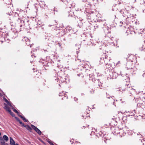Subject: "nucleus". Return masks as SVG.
Instances as JSON below:
<instances>
[{
    "mask_svg": "<svg viewBox=\"0 0 145 145\" xmlns=\"http://www.w3.org/2000/svg\"><path fill=\"white\" fill-rule=\"evenodd\" d=\"M0 144L1 145H5L4 139L2 137H0Z\"/></svg>",
    "mask_w": 145,
    "mask_h": 145,
    "instance_id": "7ed1b4c3",
    "label": "nucleus"
},
{
    "mask_svg": "<svg viewBox=\"0 0 145 145\" xmlns=\"http://www.w3.org/2000/svg\"><path fill=\"white\" fill-rule=\"evenodd\" d=\"M25 127L26 129L29 131H30V132H31V131L32 130V129L29 125H27L25 126Z\"/></svg>",
    "mask_w": 145,
    "mask_h": 145,
    "instance_id": "39448f33",
    "label": "nucleus"
},
{
    "mask_svg": "<svg viewBox=\"0 0 145 145\" xmlns=\"http://www.w3.org/2000/svg\"><path fill=\"white\" fill-rule=\"evenodd\" d=\"M18 116L20 117L25 122H27V120L24 116H22L19 114L18 115Z\"/></svg>",
    "mask_w": 145,
    "mask_h": 145,
    "instance_id": "423d86ee",
    "label": "nucleus"
},
{
    "mask_svg": "<svg viewBox=\"0 0 145 145\" xmlns=\"http://www.w3.org/2000/svg\"><path fill=\"white\" fill-rule=\"evenodd\" d=\"M39 135L41 134V132L37 128L35 130Z\"/></svg>",
    "mask_w": 145,
    "mask_h": 145,
    "instance_id": "1a4fd4ad",
    "label": "nucleus"
},
{
    "mask_svg": "<svg viewBox=\"0 0 145 145\" xmlns=\"http://www.w3.org/2000/svg\"><path fill=\"white\" fill-rule=\"evenodd\" d=\"M1 133L0 132V136H1Z\"/></svg>",
    "mask_w": 145,
    "mask_h": 145,
    "instance_id": "cd10ccee",
    "label": "nucleus"
},
{
    "mask_svg": "<svg viewBox=\"0 0 145 145\" xmlns=\"http://www.w3.org/2000/svg\"><path fill=\"white\" fill-rule=\"evenodd\" d=\"M9 114L12 116V117H14L15 116V115L13 113L11 110L9 112H8Z\"/></svg>",
    "mask_w": 145,
    "mask_h": 145,
    "instance_id": "9b49d317",
    "label": "nucleus"
},
{
    "mask_svg": "<svg viewBox=\"0 0 145 145\" xmlns=\"http://www.w3.org/2000/svg\"><path fill=\"white\" fill-rule=\"evenodd\" d=\"M7 103L8 104V105L10 106L12 108L13 107L10 103L9 102H8Z\"/></svg>",
    "mask_w": 145,
    "mask_h": 145,
    "instance_id": "dca6fc26",
    "label": "nucleus"
},
{
    "mask_svg": "<svg viewBox=\"0 0 145 145\" xmlns=\"http://www.w3.org/2000/svg\"><path fill=\"white\" fill-rule=\"evenodd\" d=\"M21 125V126L22 127H25V126L26 125H25L24 123L22 122V123L20 124Z\"/></svg>",
    "mask_w": 145,
    "mask_h": 145,
    "instance_id": "a211bd4d",
    "label": "nucleus"
},
{
    "mask_svg": "<svg viewBox=\"0 0 145 145\" xmlns=\"http://www.w3.org/2000/svg\"><path fill=\"white\" fill-rule=\"evenodd\" d=\"M31 126L35 130L37 128V127L34 125H31Z\"/></svg>",
    "mask_w": 145,
    "mask_h": 145,
    "instance_id": "4468645a",
    "label": "nucleus"
},
{
    "mask_svg": "<svg viewBox=\"0 0 145 145\" xmlns=\"http://www.w3.org/2000/svg\"><path fill=\"white\" fill-rule=\"evenodd\" d=\"M3 139H4L6 142H7L8 140V137L6 135L3 136Z\"/></svg>",
    "mask_w": 145,
    "mask_h": 145,
    "instance_id": "6e6552de",
    "label": "nucleus"
},
{
    "mask_svg": "<svg viewBox=\"0 0 145 145\" xmlns=\"http://www.w3.org/2000/svg\"><path fill=\"white\" fill-rule=\"evenodd\" d=\"M95 90L93 89H90L89 91V93L90 94H92L93 93H94Z\"/></svg>",
    "mask_w": 145,
    "mask_h": 145,
    "instance_id": "9d476101",
    "label": "nucleus"
},
{
    "mask_svg": "<svg viewBox=\"0 0 145 145\" xmlns=\"http://www.w3.org/2000/svg\"><path fill=\"white\" fill-rule=\"evenodd\" d=\"M12 109L13 110V111L15 112V113H16L17 114H18V112L15 108H14L13 107H12Z\"/></svg>",
    "mask_w": 145,
    "mask_h": 145,
    "instance_id": "f8f14e48",
    "label": "nucleus"
},
{
    "mask_svg": "<svg viewBox=\"0 0 145 145\" xmlns=\"http://www.w3.org/2000/svg\"><path fill=\"white\" fill-rule=\"evenodd\" d=\"M4 108L8 112L11 110L10 109L9 107L7 105H6L4 107Z\"/></svg>",
    "mask_w": 145,
    "mask_h": 145,
    "instance_id": "20e7f679",
    "label": "nucleus"
},
{
    "mask_svg": "<svg viewBox=\"0 0 145 145\" xmlns=\"http://www.w3.org/2000/svg\"><path fill=\"white\" fill-rule=\"evenodd\" d=\"M104 63H105L106 64V63L105 62V60L104 61Z\"/></svg>",
    "mask_w": 145,
    "mask_h": 145,
    "instance_id": "bb28decb",
    "label": "nucleus"
},
{
    "mask_svg": "<svg viewBox=\"0 0 145 145\" xmlns=\"http://www.w3.org/2000/svg\"><path fill=\"white\" fill-rule=\"evenodd\" d=\"M41 74V73L40 72H39L38 71H37L36 72V75L35 76V78L37 79L39 78Z\"/></svg>",
    "mask_w": 145,
    "mask_h": 145,
    "instance_id": "f03ea898",
    "label": "nucleus"
},
{
    "mask_svg": "<svg viewBox=\"0 0 145 145\" xmlns=\"http://www.w3.org/2000/svg\"><path fill=\"white\" fill-rule=\"evenodd\" d=\"M15 118L18 121H19L20 120L18 118L16 117H15Z\"/></svg>",
    "mask_w": 145,
    "mask_h": 145,
    "instance_id": "f3484780",
    "label": "nucleus"
},
{
    "mask_svg": "<svg viewBox=\"0 0 145 145\" xmlns=\"http://www.w3.org/2000/svg\"><path fill=\"white\" fill-rule=\"evenodd\" d=\"M40 141L42 143H43L44 144V142L42 140H40Z\"/></svg>",
    "mask_w": 145,
    "mask_h": 145,
    "instance_id": "5701e85b",
    "label": "nucleus"
},
{
    "mask_svg": "<svg viewBox=\"0 0 145 145\" xmlns=\"http://www.w3.org/2000/svg\"><path fill=\"white\" fill-rule=\"evenodd\" d=\"M89 125H88V126H83L82 127V129H85V128H88V129H89Z\"/></svg>",
    "mask_w": 145,
    "mask_h": 145,
    "instance_id": "2eb2a0df",
    "label": "nucleus"
},
{
    "mask_svg": "<svg viewBox=\"0 0 145 145\" xmlns=\"http://www.w3.org/2000/svg\"><path fill=\"white\" fill-rule=\"evenodd\" d=\"M1 93H0V95H1Z\"/></svg>",
    "mask_w": 145,
    "mask_h": 145,
    "instance_id": "c85d7f7f",
    "label": "nucleus"
},
{
    "mask_svg": "<svg viewBox=\"0 0 145 145\" xmlns=\"http://www.w3.org/2000/svg\"><path fill=\"white\" fill-rule=\"evenodd\" d=\"M10 143L11 145H15V142L14 140L12 138L10 137Z\"/></svg>",
    "mask_w": 145,
    "mask_h": 145,
    "instance_id": "0eeeda50",
    "label": "nucleus"
},
{
    "mask_svg": "<svg viewBox=\"0 0 145 145\" xmlns=\"http://www.w3.org/2000/svg\"><path fill=\"white\" fill-rule=\"evenodd\" d=\"M18 122H19V123H20V124L22 123V121L20 120L19 121H18Z\"/></svg>",
    "mask_w": 145,
    "mask_h": 145,
    "instance_id": "aec40b11",
    "label": "nucleus"
},
{
    "mask_svg": "<svg viewBox=\"0 0 145 145\" xmlns=\"http://www.w3.org/2000/svg\"><path fill=\"white\" fill-rule=\"evenodd\" d=\"M30 47H31V46H30Z\"/></svg>",
    "mask_w": 145,
    "mask_h": 145,
    "instance_id": "c756f323",
    "label": "nucleus"
},
{
    "mask_svg": "<svg viewBox=\"0 0 145 145\" xmlns=\"http://www.w3.org/2000/svg\"><path fill=\"white\" fill-rule=\"evenodd\" d=\"M49 142L50 145H54L52 142Z\"/></svg>",
    "mask_w": 145,
    "mask_h": 145,
    "instance_id": "6ab92c4d",
    "label": "nucleus"
},
{
    "mask_svg": "<svg viewBox=\"0 0 145 145\" xmlns=\"http://www.w3.org/2000/svg\"><path fill=\"white\" fill-rule=\"evenodd\" d=\"M107 140V139H106L105 140H104V141L106 143V140Z\"/></svg>",
    "mask_w": 145,
    "mask_h": 145,
    "instance_id": "4be33fe9",
    "label": "nucleus"
},
{
    "mask_svg": "<svg viewBox=\"0 0 145 145\" xmlns=\"http://www.w3.org/2000/svg\"><path fill=\"white\" fill-rule=\"evenodd\" d=\"M104 56L105 57L106 59V55L105 54H103V55L102 56L101 58V59H104V58L103 57Z\"/></svg>",
    "mask_w": 145,
    "mask_h": 145,
    "instance_id": "ddd939ff",
    "label": "nucleus"
},
{
    "mask_svg": "<svg viewBox=\"0 0 145 145\" xmlns=\"http://www.w3.org/2000/svg\"><path fill=\"white\" fill-rule=\"evenodd\" d=\"M15 145H19V144H16Z\"/></svg>",
    "mask_w": 145,
    "mask_h": 145,
    "instance_id": "a878e982",
    "label": "nucleus"
},
{
    "mask_svg": "<svg viewBox=\"0 0 145 145\" xmlns=\"http://www.w3.org/2000/svg\"><path fill=\"white\" fill-rule=\"evenodd\" d=\"M40 141L42 143H43L44 144V142L42 140H40Z\"/></svg>",
    "mask_w": 145,
    "mask_h": 145,
    "instance_id": "b1692460",
    "label": "nucleus"
},
{
    "mask_svg": "<svg viewBox=\"0 0 145 145\" xmlns=\"http://www.w3.org/2000/svg\"><path fill=\"white\" fill-rule=\"evenodd\" d=\"M97 27H98V26L97 25L94 26V28H95V29H96L97 28Z\"/></svg>",
    "mask_w": 145,
    "mask_h": 145,
    "instance_id": "412c9836",
    "label": "nucleus"
},
{
    "mask_svg": "<svg viewBox=\"0 0 145 145\" xmlns=\"http://www.w3.org/2000/svg\"><path fill=\"white\" fill-rule=\"evenodd\" d=\"M109 75L111 78L114 79L117 78L118 74L116 72L112 71L110 72Z\"/></svg>",
    "mask_w": 145,
    "mask_h": 145,
    "instance_id": "f257e3e1",
    "label": "nucleus"
},
{
    "mask_svg": "<svg viewBox=\"0 0 145 145\" xmlns=\"http://www.w3.org/2000/svg\"><path fill=\"white\" fill-rule=\"evenodd\" d=\"M5 101L7 103L8 102L7 99H6Z\"/></svg>",
    "mask_w": 145,
    "mask_h": 145,
    "instance_id": "393cba45",
    "label": "nucleus"
}]
</instances>
